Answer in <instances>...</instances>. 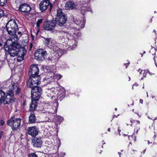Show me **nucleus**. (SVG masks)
<instances>
[{"mask_svg":"<svg viewBox=\"0 0 157 157\" xmlns=\"http://www.w3.org/2000/svg\"><path fill=\"white\" fill-rule=\"evenodd\" d=\"M13 41L11 39L7 40L5 46V51L8 52L10 55L13 57L17 56V60L21 62L24 59V56L26 54V50L23 47L19 48L18 45L10 46L12 44Z\"/></svg>","mask_w":157,"mask_h":157,"instance_id":"f257e3e1","label":"nucleus"},{"mask_svg":"<svg viewBox=\"0 0 157 157\" xmlns=\"http://www.w3.org/2000/svg\"><path fill=\"white\" fill-rule=\"evenodd\" d=\"M10 88L11 90L9 91L6 96L5 92L2 90H0V105L2 103L6 104L13 102L14 101L13 99L14 92H15L16 94H17L20 93L21 89L16 85L12 83L10 86Z\"/></svg>","mask_w":157,"mask_h":157,"instance_id":"f03ea898","label":"nucleus"},{"mask_svg":"<svg viewBox=\"0 0 157 157\" xmlns=\"http://www.w3.org/2000/svg\"><path fill=\"white\" fill-rule=\"evenodd\" d=\"M6 29L8 33L11 35L13 36L17 39V36L15 34L18 30L17 23L14 19L10 20L6 24Z\"/></svg>","mask_w":157,"mask_h":157,"instance_id":"7ed1b4c3","label":"nucleus"},{"mask_svg":"<svg viewBox=\"0 0 157 157\" xmlns=\"http://www.w3.org/2000/svg\"><path fill=\"white\" fill-rule=\"evenodd\" d=\"M66 19L62 9L58 8L57 9V14L55 21L56 24L59 26L63 25L66 23Z\"/></svg>","mask_w":157,"mask_h":157,"instance_id":"20e7f679","label":"nucleus"},{"mask_svg":"<svg viewBox=\"0 0 157 157\" xmlns=\"http://www.w3.org/2000/svg\"><path fill=\"white\" fill-rule=\"evenodd\" d=\"M21 119L19 118L11 117L7 121V125L10 126L13 130H17L20 126Z\"/></svg>","mask_w":157,"mask_h":157,"instance_id":"39448f33","label":"nucleus"},{"mask_svg":"<svg viewBox=\"0 0 157 157\" xmlns=\"http://www.w3.org/2000/svg\"><path fill=\"white\" fill-rule=\"evenodd\" d=\"M40 80V76H31L28 81L27 85L29 87H34L39 84Z\"/></svg>","mask_w":157,"mask_h":157,"instance_id":"423d86ee","label":"nucleus"},{"mask_svg":"<svg viewBox=\"0 0 157 157\" xmlns=\"http://www.w3.org/2000/svg\"><path fill=\"white\" fill-rule=\"evenodd\" d=\"M31 88V98L35 100H38L41 94V88L37 86Z\"/></svg>","mask_w":157,"mask_h":157,"instance_id":"0eeeda50","label":"nucleus"},{"mask_svg":"<svg viewBox=\"0 0 157 157\" xmlns=\"http://www.w3.org/2000/svg\"><path fill=\"white\" fill-rule=\"evenodd\" d=\"M53 6V4L50 3L48 0L43 1L41 2L39 4L40 9L41 12H44L49 6V10L50 11Z\"/></svg>","mask_w":157,"mask_h":157,"instance_id":"6e6552de","label":"nucleus"},{"mask_svg":"<svg viewBox=\"0 0 157 157\" xmlns=\"http://www.w3.org/2000/svg\"><path fill=\"white\" fill-rule=\"evenodd\" d=\"M56 24L55 21H48L44 23V28L46 30L55 33L56 32L55 31H52L55 29L56 26Z\"/></svg>","mask_w":157,"mask_h":157,"instance_id":"1a4fd4ad","label":"nucleus"},{"mask_svg":"<svg viewBox=\"0 0 157 157\" xmlns=\"http://www.w3.org/2000/svg\"><path fill=\"white\" fill-rule=\"evenodd\" d=\"M47 54L46 52L43 50L39 49L36 51L35 54V58L36 59L43 60L46 57Z\"/></svg>","mask_w":157,"mask_h":157,"instance_id":"9d476101","label":"nucleus"},{"mask_svg":"<svg viewBox=\"0 0 157 157\" xmlns=\"http://www.w3.org/2000/svg\"><path fill=\"white\" fill-rule=\"evenodd\" d=\"M39 72V69L37 65H33L31 66L29 71V74L31 76H39L38 75Z\"/></svg>","mask_w":157,"mask_h":157,"instance_id":"9b49d317","label":"nucleus"},{"mask_svg":"<svg viewBox=\"0 0 157 157\" xmlns=\"http://www.w3.org/2000/svg\"><path fill=\"white\" fill-rule=\"evenodd\" d=\"M30 10V7L27 4H21L19 7L18 9V10L20 11L27 13L29 12Z\"/></svg>","mask_w":157,"mask_h":157,"instance_id":"f8f14e48","label":"nucleus"},{"mask_svg":"<svg viewBox=\"0 0 157 157\" xmlns=\"http://www.w3.org/2000/svg\"><path fill=\"white\" fill-rule=\"evenodd\" d=\"M33 145L36 147H40L42 144V141L40 137H35L32 140Z\"/></svg>","mask_w":157,"mask_h":157,"instance_id":"ddd939ff","label":"nucleus"},{"mask_svg":"<svg viewBox=\"0 0 157 157\" xmlns=\"http://www.w3.org/2000/svg\"><path fill=\"white\" fill-rule=\"evenodd\" d=\"M55 56L56 57L54 58V57H52V58H53L54 59H55L56 60V61L61 56L63 53V50L58 47L55 48Z\"/></svg>","mask_w":157,"mask_h":157,"instance_id":"4468645a","label":"nucleus"},{"mask_svg":"<svg viewBox=\"0 0 157 157\" xmlns=\"http://www.w3.org/2000/svg\"><path fill=\"white\" fill-rule=\"evenodd\" d=\"M28 133L32 136H35L38 133V129L35 127L29 128L28 129Z\"/></svg>","mask_w":157,"mask_h":157,"instance_id":"2eb2a0df","label":"nucleus"},{"mask_svg":"<svg viewBox=\"0 0 157 157\" xmlns=\"http://www.w3.org/2000/svg\"><path fill=\"white\" fill-rule=\"evenodd\" d=\"M85 21L84 19L81 21H76L75 22L76 24L78 25V27H76V29L78 30H79L80 29L84 28L85 26Z\"/></svg>","mask_w":157,"mask_h":157,"instance_id":"dca6fc26","label":"nucleus"},{"mask_svg":"<svg viewBox=\"0 0 157 157\" xmlns=\"http://www.w3.org/2000/svg\"><path fill=\"white\" fill-rule=\"evenodd\" d=\"M65 6L67 9H73L76 7V5L73 2H67L65 4Z\"/></svg>","mask_w":157,"mask_h":157,"instance_id":"f3484780","label":"nucleus"},{"mask_svg":"<svg viewBox=\"0 0 157 157\" xmlns=\"http://www.w3.org/2000/svg\"><path fill=\"white\" fill-rule=\"evenodd\" d=\"M54 102L53 106H52V108L48 111L49 113H53L55 111H57V107L58 106L57 101L56 100H55Z\"/></svg>","mask_w":157,"mask_h":157,"instance_id":"a211bd4d","label":"nucleus"},{"mask_svg":"<svg viewBox=\"0 0 157 157\" xmlns=\"http://www.w3.org/2000/svg\"><path fill=\"white\" fill-rule=\"evenodd\" d=\"M38 100H35L34 99H33L32 98V101L31 104L30 106L29 109L31 111H33L35 110L36 108L37 105L36 101Z\"/></svg>","mask_w":157,"mask_h":157,"instance_id":"6ab92c4d","label":"nucleus"},{"mask_svg":"<svg viewBox=\"0 0 157 157\" xmlns=\"http://www.w3.org/2000/svg\"><path fill=\"white\" fill-rule=\"evenodd\" d=\"M29 121L31 123H33L36 121V117L33 113H30L29 117Z\"/></svg>","mask_w":157,"mask_h":157,"instance_id":"aec40b11","label":"nucleus"},{"mask_svg":"<svg viewBox=\"0 0 157 157\" xmlns=\"http://www.w3.org/2000/svg\"><path fill=\"white\" fill-rule=\"evenodd\" d=\"M138 71L140 72V73L141 75H143V77H145L147 73L150 74V72L147 70H141L140 69H139L138 70Z\"/></svg>","mask_w":157,"mask_h":157,"instance_id":"412c9836","label":"nucleus"},{"mask_svg":"<svg viewBox=\"0 0 157 157\" xmlns=\"http://www.w3.org/2000/svg\"><path fill=\"white\" fill-rule=\"evenodd\" d=\"M131 122L132 123H135L137 124L138 127H137V128L136 129H135V130H134L135 131H136V133H137L138 132V130H139L140 128V127H139V124H140V121H135L134 120H131Z\"/></svg>","mask_w":157,"mask_h":157,"instance_id":"4be33fe9","label":"nucleus"},{"mask_svg":"<svg viewBox=\"0 0 157 157\" xmlns=\"http://www.w3.org/2000/svg\"><path fill=\"white\" fill-rule=\"evenodd\" d=\"M44 44L45 45L48 46V44H49V42L51 41L52 39L50 38H44Z\"/></svg>","mask_w":157,"mask_h":157,"instance_id":"5701e85b","label":"nucleus"},{"mask_svg":"<svg viewBox=\"0 0 157 157\" xmlns=\"http://www.w3.org/2000/svg\"><path fill=\"white\" fill-rule=\"evenodd\" d=\"M7 0H0V6H4L7 4Z\"/></svg>","mask_w":157,"mask_h":157,"instance_id":"b1692460","label":"nucleus"},{"mask_svg":"<svg viewBox=\"0 0 157 157\" xmlns=\"http://www.w3.org/2000/svg\"><path fill=\"white\" fill-rule=\"evenodd\" d=\"M128 139L130 140H133L134 141H135L136 140V136L134 135L132 136H128Z\"/></svg>","mask_w":157,"mask_h":157,"instance_id":"393cba45","label":"nucleus"},{"mask_svg":"<svg viewBox=\"0 0 157 157\" xmlns=\"http://www.w3.org/2000/svg\"><path fill=\"white\" fill-rule=\"evenodd\" d=\"M54 41L52 39L49 42V44H48V46L49 47L52 48L54 46Z\"/></svg>","mask_w":157,"mask_h":157,"instance_id":"a878e982","label":"nucleus"},{"mask_svg":"<svg viewBox=\"0 0 157 157\" xmlns=\"http://www.w3.org/2000/svg\"><path fill=\"white\" fill-rule=\"evenodd\" d=\"M86 7V6H85L84 7H83L82 8V10L85 12L87 11H90V9L89 8Z\"/></svg>","mask_w":157,"mask_h":157,"instance_id":"bb28decb","label":"nucleus"},{"mask_svg":"<svg viewBox=\"0 0 157 157\" xmlns=\"http://www.w3.org/2000/svg\"><path fill=\"white\" fill-rule=\"evenodd\" d=\"M29 157H38L37 155L35 153H32L29 154Z\"/></svg>","mask_w":157,"mask_h":157,"instance_id":"cd10ccee","label":"nucleus"},{"mask_svg":"<svg viewBox=\"0 0 157 157\" xmlns=\"http://www.w3.org/2000/svg\"><path fill=\"white\" fill-rule=\"evenodd\" d=\"M42 22V19H39L38 20L37 24H36V26L37 27H39L40 26V24Z\"/></svg>","mask_w":157,"mask_h":157,"instance_id":"c85d7f7f","label":"nucleus"},{"mask_svg":"<svg viewBox=\"0 0 157 157\" xmlns=\"http://www.w3.org/2000/svg\"><path fill=\"white\" fill-rule=\"evenodd\" d=\"M4 11L0 9V18L4 16Z\"/></svg>","mask_w":157,"mask_h":157,"instance_id":"c756f323","label":"nucleus"},{"mask_svg":"<svg viewBox=\"0 0 157 157\" xmlns=\"http://www.w3.org/2000/svg\"><path fill=\"white\" fill-rule=\"evenodd\" d=\"M63 120V118L61 116H59L58 117V120L59 122L62 121Z\"/></svg>","mask_w":157,"mask_h":157,"instance_id":"7c9ffc66","label":"nucleus"},{"mask_svg":"<svg viewBox=\"0 0 157 157\" xmlns=\"http://www.w3.org/2000/svg\"><path fill=\"white\" fill-rule=\"evenodd\" d=\"M5 123V122L2 120H1L0 121V124L1 126H3Z\"/></svg>","mask_w":157,"mask_h":157,"instance_id":"2f4dec72","label":"nucleus"},{"mask_svg":"<svg viewBox=\"0 0 157 157\" xmlns=\"http://www.w3.org/2000/svg\"><path fill=\"white\" fill-rule=\"evenodd\" d=\"M64 36H66L67 39L68 40V41H69V39H68L69 38L68 37V36L69 35V34L67 33H64Z\"/></svg>","mask_w":157,"mask_h":157,"instance_id":"473e14b6","label":"nucleus"},{"mask_svg":"<svg viewBox=\"0 0 157 157\" xmlns=\"http://www.w3.org/2000/svg\"><path fill=\"white\" fill-rule=\"evenodd\" d=\"M63 94H62V96L63 98H64L65 97V92L64 90H63Z\"/></svg>","mask_w":157,"mask_h":157,"instance_id":"72a5a7b5","label":"nucleus"},{"mask_svg":"<svg viewBox=\"0 0 157 157\" xmlns=\"http://www.w3.org/2000/svg\"><path fill=\"white\" fill-rule=\"evenodd\" d=\"M57 76L59 79L62 77V76L60 75H58Z\"/></svg>","mask_w":157,"mask_h":157,"instance_id":"f704fd0d","label":"nucleus"},{"mask_svg":"<svg viewBox=\"0 0 157 157\" xmlns=\"http://www.w3.org/2000/svg\"><path fill=\"white\" fill-rule=\"evenodd\" d=\"M129 64V62L128 63H126L124 64V65L126 67V68H127L128 66V65Z\"/></svg>","mask_w":157,"mask_h":157,"instance_id":"c9c22d12","label":"nucleus"},{"mask_svg":"<svg viewBox=\"0 0 157 157\" xmlns=\"http://www.w3.org/2000/svg\"><path fill=\"white\" fill-rule=\"evenodd\" d=\"M90 0H84V2L86 3L87 2H89Z\"/></svg>","mask_w":157,"mask_h":157,"instance_id":"e433bc0d","label":"nucleus"},{"mask_svg":"<svg viewBox=\"0 0 157 157\" xmlns=\"http://www.w3.org/2000/svg\"><path fill=\"white\" fill-rule=\"evenodd\" d=\"M140 102L142 104L143 102V100L142 99H140Z\"/></svg>","mask_w":157,"mask_h":157,"instance_id":"4c0bfd02","label":"nucleus"},{"mask_svg":"<svg viewBox=\"0 0 157 157\" xmlns=\"http://www.w3.org/2000/svg\"><path fill=\"white\" fill-rule=\"evenodd\" d=\"M18 33L19 35H21V32H18Z\"/></svg>","mask_w":157,"mask_h":157,"instance_id":"58836bf2","label":"nucleus"},{"mask_svg":"<svg viewBox=\"0 0 157 157\" xmlns=\"http://www.w3.org/2000/svg\"><path fill=\"white\" fill-rule=\"evenodd\" d=\"M146 151V149H145L144 150V151H143V154H144L145 152V151Z\"/></svg>","mask_w":157,"mask_h":157,"instance_id":"ea45409f","label":"nucleus"},{"mask_svg":"<svg viewBox=\"0 0 157 157\" xmlns=\"http://www.w3.org/2000/svg\"><path fill=\"white\" fill-rule=\"evenodd\" d=\"M110 128H109L108 129V131H109V132H110Z\"/></svg>","mask_w":157,"mask_h":157,"instance_id":"a19ab883","label":"nucleus"},{"mask_svg":"<svg viewBox=\"0 0 157 157\" xmlns=\"http://www.w3.org/2000/svg\"><path fill=\"white\" fill-rule=\"evenodd\" d=\"M134 85H135V86H138V84L137 83H135V84H134Z\"/></svg>","mask_w":157,"mask_h":157,"instance_id":"79ce46f5","label":"nucleus"},{"mask_svg":"<svg viewBox=\"0 0 157 157\" xmlns=\"http://www.w3.org/2000/svg\"><path fill=\"white\" fill-rule=\"evenodd\" d=\"M63 32H60V33H61V34H63Z\"/></svg>","mask_w":157,"mask_h":157,"instance_id":"37998d69","label":"nucleus"},{"mask_svg":"<svg viewBox=\"0 0 157 157\" xmlns=\"http://www.w3.org/2000/svg\"><path fill=\"white\" fill-rule=\"evenodd\" d=\"M121 130L120 129H118V131L119 132H121Z\"/></svg>","mask_w":157,"mask_h":157,"instance_id":"c03bdc74","label":"nucleus"},{"mask_svg":"<svg viewBox=\"0 0 157 157\" xmlns=\"http://www.w3.org/2000/svg\"><path fill=\"white\" fill-rule=\"evenodd\" d=\"M148 144H150V142L149 141H148Z\"/></svg>","mask_w":157,"mask_h":157,"instance_id":"a18cd8bd","label":"nucleus"},{"mask_svg":"<svg viewBox=\"0 0 157 157\" xmlns=\"http://www.w3.org/2000/svg\"><path fill=\"white\" fill-rule=\"evenodd\" d=\"M147 97H148V93H147Z\"/></svg>","mask_w":157,"mask_h":157,"instance_id":"49530a36","label":"nucleus"},{"mask_svg":"<svg viewBox=\"0 0 157 157\" xmlns=\"http://www.w3.org/2000/svg\"><path fill=\"white\" fill-rule=\"evenodd\" d=\"M59 94H61V92L60 91L59 93Z\"/></svg>","mask_w":157,"mask_h":157,"instance_id":"de8ad7c7","label":"nucleus"},{"mask_svg":"<svg viewBox=\"0 0 157 157\" xmlns=\"http://www.w3.org/2000/svg\"><path fill=\"white\" fill-rule=\"evenodd\" d=\"M155 65H156V67H157V64L156 63H155Z\"/></svg>","mask_w":157,"mask_h":157,"instance_id":"09e8293b","label":"nucleus"},{"mask_svg":"<svg viewBox=\"0 0 157 157\" xmlns=\"http://www.w3.org/2000/svg\"><path fill=\"white\" fill-rule=\"evenodd\" d=\"M115 110H116V111H117V108H115Z\"/></svg>","mask_w":157,"mask_h":157,"instance_id":"8fccbe9b","label":"nucleus"},{"mask_svg":"<svg viewBox=\"0 0 157 157\" xmlns=\"http://www.w3.org/2000/svg\"><path fill=\"white\" fill-rule=\"evenodd\" d=\"M71 41H73V42H75V40H72Z\"/></svg>","mask_w":157,"mask_h":157,"instance_id":"3c124183","label":"nucleus"},{"mask_svg":"<svg viewBox=\"0 0 157 157\" xmlns=\"http://www.w3.org/2000/svg\"><path fill=\"white\" fill-rule=\"evenodd\" d=\"M74 46H75V45H73V47H74Z\"/></svg>","mask_w":157,"mask_h":157,"instance_id":"603ef678","label":"nucleus"},{"mask_svg":"<svg viewBox=\"0 0 157 157\" xmlns=\"http://www.w3.org/2000/svg\"><path fill=\"white\" fill-rule=\"evenodd\" d=\"M129 80H130V77H129Z\"/></svg>","mask_w":157,"mask_h":157,"instance_id":"864d4df0","label":"nucleus"},{"mask_svg":"<svg viewBox=\"0 0 157 157\" xmlns=\"http://www.w3.org/2000/svg\"><path fill=\"white\" fill-rule=\"evenodd\" d=\"M145 53V51H144V53Z\"/></svg>","mask_w":157,"mask_h":157,"instance_id":"5fc2aeb1","label":"nucleus"},{"mask_svg":"<svg viewBox=\"0 0 157 157\" xmlns=\"http://www.w3.org/2000/svg\"><path fill=\"white\" fill-rule=\"evenodd\" d=\"M143 79V78H141V80H142Z\"/></svg>","mask_w":157,"mask_h":157,"instance_id":"6e6d98bb","label":"nucleus"},{"mask_svg":"<svg viewBox=\"0 0 157 157\" xmlns=\"http://www.w3.org/2000/svg\"><path fill=\"white\" fill-rule=\"evenodd\" d=\"M56 47H55L54 48H56ZM55 49V48H53V49Z\"/></svg>","mask_w":157,"mask_h":157,"instance_id":"4d7b16f0","label":"nucleus"},{"mask_svg":"<svg viewBox=\"0 0 157 157\" xmlns=\"http://www.w3.org/2000/svg\"><path fill=\"white\" fill-rule=\"evenodd\" d=\"M105 144V142H104V143H103V144Z\"/></svg>","mask_w":157,"mask_h":157,"instance_id":"13d9d810","label":"nucleus"},{"mask_svg":"<svg viewBox=\"0 0 157 157\" xmlns=\"http://www.w3.org/2000/svg\"><path fill=\"white\" fill-rule=\"evenodd\" d=\"M143 88L144 89V86H143Z\"/></svg>","mask_w":157,"mask_h":157,"instance_id":"bf43d9fd","label":"nucleus"},{"mask_svg":"<svg viewBox=\"0 0 157 157\" xmlns=\"http://www.w3.org/2000/svg\"><path fill=\"white\" fill-rule=\"evenodd\" d=\"M130 144H131V142H130Z\"/></svg>","mask_w":157,"mask_h":157,"instance_id":"052dcab7","label":"nucleus"}]
</instances>
